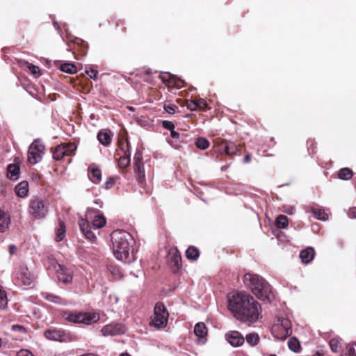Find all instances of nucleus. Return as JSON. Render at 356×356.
Wrapping results in <instances>:
<instances>
[{
  "label": "nucleus",
  "instance_id": "27",
  "mask_svg": "<svg viewBox=\"0 0 356 356\" xmlns=\"http://www.w3.org/2000/svg\"><path fill=\"white\" fill-rule=\"evenodd\" d=\"M88 176L94 184H98L102 179V172L99 168H92Z\"/></svg>",
  "mask_w": 356,
  "mask_h": 356
},
{
  "label": "nucleus",
  "instance_id": "61",
  "mask_svg": "<svg viewBox=\"0 0 356 356\" xmlns=\"http://www.w3.org/2000/svg\"><path fill=\"white\" fill-rule=\"evenodd\" d=\"M94 203L96 204H99V200H95Z\"/></svg>",
  "mask_w": 356,
  "mask_h": 356
},
{
  "label": "nucleus",
  "instance_id": "40",
  "mask_svg": "<svg viewBox=\"0 0 356 356\" xmlns=\"http://www.w3.org/2000/svg\"><path fill=\"white\" fill-rule=\"evenodd\" d=\"M186 106L189 110L192 111L197 109L195 99L186 100Z\"/></svg>",
  "mask_w": 356,
  "mask_h": 356
},
{
  "label": "nucleus",
  "instance_id": "9",
  "mask_svg": "<svg viewBox=\"0 0 356 356\" xmlns=\"http://www.w3.org/2000/svg\"><path fill=\"white\" fill-rule=\"evenodd\" d=\"M44 146L35 140L29 147L27 159L31 164H36L42 160Z\"/></svg>",
  "mask_w": 356,
  "mask_h": 356
},
{
  "label": "nucleus",
  "instance_id": "53",
  "mask_svg": "<svg viewBox=\"0 0 356 356\" xmlns=\"http://www.w3.org/2000/svg\"><path fill=\"white\" fill-rule=\"evenodd\" d=\"M171 136L173 138H179V134L177 131H175L174 129L170 131Z\"/></svg>",
  "mask_w": 356,
  "mask_h": 356
},
{
  "label": "nucleus",
  "instance_id": "46",
  "mask_svg": "<svg viewBox=\"0 0 356 356\" xmlns=\"http://www.w3.org/2000/svg\"><path fill=\"white\" fill-rule=\"evenodd\" d=\"M345 356H356V343L352 344L348 349V354Z\"/></svg>",
  "mask_w": 356,
  "mask_h": 356
},
{
  "label": "nucleus",
  "instance_id": "15",
  "mask_svg": "<svg viewBox=\"0 0 356 356\" xmlns=\"http://www.w3.org/2000/svg\"><path fill=\"white\" fill-rule=\"evenodd\" d=\"M168 262L174 273H176L181 266V257L176 249H171L168 255Z\"/></svg>",
  "mask_w": 356,
  "mask_h": 356
},
{
  "label": "nucleus",
  "instance_id": "28",
  "mask_svg": "<svg viewBox=\"0 0 356 356\" xmlns=\"http://www.w3.org/2000/svg\"><path fill=\"white\" fill-rule=\"evenodd\" d=\"M199 255V250L194 246H190L186 251V256L190 260H196Z\"/></svg>",
  "mask_w": 356,
  "mask_h": 356
},
{
  "label": "nucleus",
  "instance_id": "42",
  "mask_svg": "<svg viewBox=\"0 0 356 356\" xmlns=\"http://www.w3.org/2000/svg\"><path fill=\"white\" fill-rule=\"evenodd\" d=\"M28 68L29 70V71L31 72V73L35 76H38L39 74H40V68L39 67L36 66V65H34L33 64H29L28 65Z\"/></svg>",
  "mask_w": 356,
  "mask_h": 356
},
{
  "label": "nucleus",
  "instance_id": "23",
  "mask_svg": "<svg viewBox=\"0 0 356 356\" xmlns=\"http://www.w3.org/2000/svg\"><path fill=\"white\" fill-rule=\"evenodd\" d=\"M222 153H225L227 155H233L236 153L238 148L236 144L233 142L223 143L220 145Z\"/></svg>",
  "mask_w": 356,
  "mask_h": 356
},
{
  "label": "nucleus",
  "instance_id": "7",
  "mask_svg": "<svg viewBox=\"0 0 356 356\" xmlns=\"http://www.w3.org/2000/svg\"><path fill=\"white\" fill-rule=\"evenodd\" d=\"M28 211L33 218H43L48 213V205L43 200L35 197L30 200Z\"/></svg>",
  "mask_w": 356,
  "mask_h": 356
},
{
  "label": "nucleus",
  "instance_id": "43",
  "mask_svg": "<svg viewBox=\"0 0 356 356\" xmlns=\"http://www.w3.org/2000/svg\"><path fill=\"white\" fill-rule=\"evenodd\" d=\"M197 109H204L207 104L203 99H195Z\"/></svg>",
  "mask_w": 356,
  "mask_h": 356
},
{
  "label": "nucleus",
  "instance_id": "47",
  "mask_svg": "<svg viewBox=\"0 0 356 356\" xmlns=\"http://www.w3.org/2000/svg\"><path fill=\"white\" fill-rule=\"evenodd\" d=\"M17 356H34L29 350L22 349L17 352Z\"/></svg>",
  "mask_w": 356,
  "mask_h": 356
},
{
  "label": "nucleus",
  "instance_id": "8",
  "mask_svg": "<svg viewBox=\"0 0 356 356\" xmlns=\"http://www.w3.org/2000/svg\"><path fill=\"white\" fill-rule=\"evenodd\" d=\"M16 282L22 286L31 287L34 284L35 277L25 266H19L15 272Z\"/></svg>",
  "mask_w": 356,
  "mask_h": 356
},
{
  "label": "nucleus",
  "instance_id": "16",
  "mask_svg": "<svg viewBox=\"0 0 356 356\" xmlns=\"http://www.w3.org/2000/svg\"><path fill=\"white\" fill-rule=\"evenodd\" d=\"M227 342L234 347H238L244 343L245 338L238 331H230L225 334Z\"/></svg>",
  "mask_w": 356,
  "mask_h": 356
},
{
  "label": "nucleus",
  "instance_id": "54",
  "mask_svg": "<svg viewBox=\"0 0 356 356\" xmlns=\"http://www.w3.org/2000/svg\"><path fill=\"white\" fill-rule=\"evenodd\" d=\"M251 161V156L249 154H247L244 157V162L249 163Z\"/></svg>",
  "mask_w": 356,
  "mask_h": 356
},
{
  "label": "nucleus",
  "instance_id": "30",
  "mask_svg": "<svg viewBox=\"0 0 356 356\" xmlns=\"http://www.w3.org/2000/svg\"><path fill=\"white\" fill-rule=\"evenodd\" d=\"M311 211L318 220L325 221L328 219V215L321 209L312 208Z\"/></svg>",
  "mask_w": 356,
  "mask_h": 356
},
{
  "label": "nucleus",
  "instance_id": "20",
  "mask_svg": "<svg viewBox=\"0 0 356 356\" xmlns=\"http://www.w3.org/2000/svg\"><path fill=\"white\" fill-rule=\"evenodd\" d=\"M315 251L312 247H308L306 249L302 250L300 253V258L304 264L310 263L314 258Z\"/></svg>",
  "mask_w": 356,
  "mask_h": 356
},
{
  "label": "nucleus",
  "instance_id": "39",
  "mask_svg": "<svg viewBox=\"0 0 356 356\" xmlns=\"http://www.w3.org/2000/svg\"><path fill=\"white\" fill-rule=\"evenodd\" d=\"M165 75H160V79L163 82V83H172L174 82L175 79V76L169 73V72H165L164 73Z\"/></svg>",
  "mask_w": 356,
  "mask_h": 356
},
{
  "label": "nucleus",
  "instance_id": "48",
  "mask_svg": "<svg viewBox=\"0 0 356 356\" xmlns=\"http://www.w3.org/2000/svg\"><path fill=\"white\" fill-rule=\"evenodd\" d=\"M163 126L164 128H165L170 131L174 129V128H175L174 124L170 121H163Z\"/></svg>",
  "mask_w": 356,
  "mask_h": 356
},
{
  "label": "nucleus",
  "instance_id": "59",
  "mask_svg": "<svg viewBox=\"0 0 356 356\" xmlns=\"http://www.w3.org/2000/svg\"><path fill=\"white\" fill-rule=\"evenodd\" d=\"M120 356H131L130 354H129L128 353H121L120 355Z\"/></svg>",
  "mask_w": 356,
  "mask_h": 356
},
{
  "label": "nucleus",
  "instance_id": "3",
  "mask_svg": "<svg viewBox=\"0 0 356 356\" xmlns=\"http://www.w3.org/2000/svg\"><path fill=\"white\" fill-rule=\"evenodd\" d=\"M243 282L261 300L270 302L273 299L270 286L261 276L246 273L243 276Z\"/></svg>",
  "mask_w": 356,
  "mask_h": 356
},
{
  "label": "nucleus",
  "instance_id": "17",
  "mask_svg": "<svg viewBox=\"0 0 356 356\" xmlns=\"http://www.w3.org/2000/svg\"><path fill=\"white\" fill-rule=\"evenodd\" d=\"M194 334L200 342L205 343V338L207 336L208 330L205 324L202 322L197 323L194 326Z\"/></svg>",
  "mask_w": 356,
  "mask_h": 356
},
{
  "label": "nucleus",
  "instance_id": "26",
  "mask_svg": "<svg viewBox=\"0 0 356 356\" xmlns=\"http://www.w3.org/2000/svg\"><path fill=\"white\" fill-rule=\"evenodd\" d=\"M19 173V166L17 164L11 163L7 168V177L10 179H17Z\"/></svg>",
  "mask_w": 356,
  "mask_h": 356
},
{
  "label": "nucleus",
  "instance_id": "4",
  "mask_svg": "<svg viewBox=\"0 0 356 356\" xmlns=\"http://www.w3.org/2000/svg\"><path fill=\"white\" fill-rule=\"evenodd\" d=\"M92 222V225L94 229H99L103 227L106 223V220L104 216L100 213L99 211L95 209L88 208L85 214V218H81L79 220V227L83 234L91 242L96 239L95 234L91 231L89 222Z\"/></svg>",
  "mask_w": 356,
  "mask_h": 356
},
{
  "label": "nucleus",
  "instance_id": "36",
  "mask_svg": "<svg viewBox=\"0 0 356 356\" xmlns=\"http://www.w3.org/2000/svg\"><path fill=\"white\" fill-rule=\"evenodd\" d=\"M65 234V225L63 222L59 221V226L56 231V239L57 241H62Z\"/></svg>",
  "mask_w": 356,
  "mask_h": 356
},
{
  "label": "nucleus",
  "instance_id": "45",
  "mask_svg": "<svg viewBox=\"0 0 356 356\" xmlns=\"http://www.w3.org/2000/svg\"><path fill=\"white\" fill-rule=\"evenodd\" d=\"M108 298L111 306L117 304L119 300L118 297L115 294H110Z\"/></svg>",
  "mask_w": 356,
  "mask_h": 356
},
{
  "label": "nucleus",
  "instance_id": "24",
  "mask_svg": "<svg viewBox=\"0 0 356 356\" xmlns=\"http://www.w3.org/2000/svg\"><path fill=\"white\" fill-rule=\"evenodd\" d=\"M16 194L20 197H24L29 192V184L26 181L19 183L15 188Z\"/></svg>",
  "mask_w": 356,
  "mask_h": 356
},
{
  "label": "nucleus",
  "instance_id": "37",
  "mask_svg": "<svg viewBox=\"0 0 356 356\" xmlns=\"http://www.w3.org/2000/svg\"><path fill=\"white\" fill-rule=\"evenodd\" d=\"M8 305V298L6 291L0 286V309H4Z\"/></svg>",
  "mask_w": 356,
  "mask_h": 356
},
{
  "label": "nucleus",
  "instance_id": "21",
  "mask_svg": "<svg viewBox=\"0 0 356 356\" xmlns=\"http://www.w3.org/2000/svg\"><path fill=\"white\" fill-rule=\"evenodd\" d=\"M42 296L44 299L47 300V301L55 304L60 305H67L68 304V301L67 300L63 299L61 297L54 294H51L49 293H42Z\"/></svg>",
  "mask_w": 356,
  "mask_h": 356
},
{
  "label": "nucleus",
  "instance_id": "10",
  "mask_svg": "<svg viewBox=\"0 0 356 356\" xmlns=\"http://www.w3.org/2000/svg\"><path fill=\"white\" fill-rule=\"evenodd\" d=\"M76 145L74 143H62L55 148L53 152V158L60 161L65 156H70L74 154Z\"/></svg>",
  "mask_w": 356,
  "mask_h": 356
},
{
  "label": "nucleus",
  "instance_id": "63",
  "mask_svg": "<svg viewBox=\"0 0 356 356\" xmlns=\"http://www.w3.org/2000/svg\"><path fill=\"white\" fill-rule=\"evenodd\" d=\"M269 356H277V355H275V354H271V355H270Z\"/></svg>",
  "mask_w": 356,
  "mask_h": 356
},
{
  "label": "nucleus",
  "instance_id": "56",
  "mask_svg": "<svg viewBox=\"0 0 356 356\" xmlns=\"http://www.w3.org/2000/svg\"><path fill=\"white\" fill-rule=\"evenodd\" d=\"M80 356H98V355H95L93 353H87V354H84V355H80Z\"/></svg>",
  "mask_w": 356,
  "mask_h": 356
},
{
  "label": "nucleus",
  "instance_id": "5",
  "mask_svg": "<svg viewBox=\"0 0 356 356\" xmlns=\"http://www.w3.org/2000/svg\"><path fill=\"white\" fill-rule=\"evenodd\" d=\"M65 320L74 323H83L90 325L99 320V315L97 312H65L64 314Z\"/></svg>",
  "mask_w": 356,
  "mask_h": 356
},
{
  "label": "nucleus",
  "instance_id": "1",
  "mask_svg": "<svg viewBox=\"0 0 356 356\" xmlns=\"http://www.w3.org/2000/svg\"><path fill=\"white\" fill-rule=\"evenodd\" d=\"M227 298V308L237 320L252 323L259 319L261 307L252 296L244 292H236Z\"/></svg>",
  "mask_w": 356,
  "mask_h": 356
},
{
  "label": "nucleus",
  "instance_id": "31",
  "mask_svg": "<svg viewBox=\"0 0 356 356\" xmlns=\"http://www.w3.org/2000/svg\"><path fill=\"white\" fill-rule=\"evenodd\" d=\"M275 224L278 228L284 229L288 226L289 219L284 215H279L276 218Z\"/></svg>",
  "mask_w": 356,
  "mask_h": 356
},
{
  "label": "nucleus",
  "instance_id": "35",
  "mask_svg": "<svg viewBox=\"0 0 356 356\" xmlns=\"http://www.w3.org/2000/svg\"><path fill=\"white\" fill-rule=\"evenodd\" d=\"M353 171L348 168H344L340 170L339 172V177L341 179L348 180L353 177Z\"/></svg>",
  "mask_w": 356,
  "mask_h": 356
},
{
  "label": "nucleus",
  "instance_id": "44",
  "mask_svg": "<svg viewBox=\"0 0 356 356\" xmlns=\"http://www.w3.org/2000/svg\"><path fill=\"white\" fill-rule=\"evenodd\" d=\"M86 73L90 76V79H96L98 72L95 70L90 69L88 70H86Z\"/></svg>",
  "mask_w": 356,
  "mask_h": 356
},
{
  "label": "nucleus",
  "instance_id": "6",
  "mask_svg": "<svg viewBox=\"0 0 356 356\" xmlns=\"http://www.w3.org/2000/svg\"><path fill=\"white\" fill-rule=\"evenodd\" d=\"M169 314L162 302H157L154 309V314L151 317L150 325L157 329L165 327L168 324Z\"/></svg>",
  "mask_w": 356,
  "mask_h": 356
},
{
  "label": "nucleus",
  "instance_id": "60",
  "mask_svg": "<svg viewBox=\"0 0 356 356\" xmlns=\"http://www.w3.org/2000/svg\"><path fill=\"white\" fill-rule=\"evenodd\" d=\"M3 345V341L2 339L0 338V348Z\"/></svg>",
  "mask_w": 356,
  "mask_h": 356
},
{
  "label": "nucleus",
  "instance_id": "57",
  "mask_svg": "<svg viewBox=\"0 0 356 356\" xmlns=\"http://www.w3.org/2000/svg\"><path fill=\"white\" fill-rule=\"evenodd\" d=\"M111 272L114 274V275H117L118 273H120V271L118 270H115L113 268V270H111Z\"/></svg>",
  "mask_w": 356,
  "mask_h": 356
},
{
  "label": "nucleus",
  "instance_id": "22",
  "mask_svg": "<svg viewBox=\"0 0 356 356\" xmlns=\"http://www.w3.org/2000/svg\"><path fill=\"white\" fill-rule=\"evenodd\" d=\"M277 328L283 332V336L280 337V339L282 340H284L292 333L291 324L288 319L282 320L281 324L280 325L277 326Z\"/></svg>",
  "mask_w": 356,
  "mask_h": 356
},
{
  "label": "nucleus",
  "instance_id": "32",
  "mask_svg": "<svg viewBox=\"0 0 356 356\" xmlns=\"http://www.w3.org/2000/svg\"><path fill=\"white\" fill-rule=\"evenodd\" d=\"M60 70L68 74H75L77 68L73 63H63L60 65Z\"/></svg>",
  "mask_w": 356,
  "mask_h": 356
},
{
  "label": "nucleus",
  "instance_id": "2",
  "mask_svg": "<svg viewBox=\"0 0 356 356\" xmlns=\"http://www.w3.org/2000/svg\"><path fill=\"white\" fill-rule=\"evenodd\" d=\"M111 238L113 253L118 260L124 263H131L135 260V240L129 232L117 229L112 232Z\"/></svg>",
  "mask_w": 356,
  "mask_h": 356
},
{
  "label": "nucleus",
  "instance_id": "18",
  "mask_svg": "<svg viewBox=\"0 0 356 356\" xmlns=\"http://www.w3.org/2000/svg\"><path fill=\"white\" fill-rule=\"evenodd\" d=\"M113 134L109 129L100 130L97 136L99 142L104 146H108L112 141Z\"/></svg>",
  "mask_w": 356,
  "mask_h": 356
},
{
  "label": "nucleus",
  "instance_id": "29",
  "mask_svg": "<svg viewBox=\"0 0 356 356\" xmlns=\"http://www.w3.org/2000/svg\"><path fill=\"white\" fill-rule=\"evenodd\" d=\"M288 346L294 353H299L301 349L300 343L296 337H292L289 340Z\"/></svg>",
  "mask_w": 356,
  "mask_h": 356
},
{
  "label": "nucleus",
  "instance_id": "51",
  "mask_svg": "<svg viewBox=\"0 0 356 356\" xmlns=\"http://www.w3.org/2000/svg\"><path fill=\"white\" fill-rule=\"evenodd\" d=\"M17 251V248L15 245L11 244L9 246V252L10 254H14Z\"/></svg>",
  "mask_w": 356,
  "mask_h": 356
},
{
  "label": "nucleus",
  "instance_id": "25",
  "mask_svg": "<svg viewBox=\"0 0 356 356\" xmlns=\"http://www.w3.org/2000/svg\"><path fill=\"white\" fill-rule=\"evenodd\" d=\"M10 222L9 216L5 211L0 210V232H4L8 229Z\"/></svg>",
  "mask_w": 356,
  "mask_h": 356
},
{
  "label": "nucleus",
  "instance_id": "50",
  "mask_svg": "<svg viewBox=\"0 0 356 356\" xmlns=\"http://www.w3.org/2000/svg\"><path fill=\"white\" fill-rule=\"evenodd\" d=\"M12 330L13 331H16V332H24L25 331L24 327L19 325H13L12 326Z\"/></svg>",
  "mask_w": 356,
  "mask_h": 356
},
{
  "label": "nucleus",
  "instance_id": "62",
  "mask_svg": "<svg viewBox=\"0 0 356 356\" xmlns=\"http://www.w3.org/2000/svg\"><path fill=\"white\" fill-rule=\"evenodd\" d=\"M221 170H225V167H222V168H221Z\"/></svg>",
  "mask_w": 356,
  "mask_h": 356
},
{
  "label": "nucleus",
  "instance_id": "52",
  "mask_svg": "<svg viewBox=\"0 0 356 356\" xmlns=\"http://www.w3.org/2000/svg\"><path fill=\"white\" fill-rule=\"evenodd\" d=\"M348 216L351 218H356V208L353 209L348 213Z\"/></svg>",
  "mask_w": 356,
  "mask_h": 356
},
{
  "label": "nucleus",
  "instance_id": "58",
  "mask_svg": "<svg viewBox=\"0 0 356 356\" xmlns=\"http://www.w3.org/2000/svg\"><path fill=\"white\" fill-rule=\"evenodd\" d=\"M293 208H291L289 211H286L288 214H292L293 213Z\"/></svg>",
  "mask_w": 356,
  "mask_h": 356
},
{
  "label": "nucleus",
  "instance_id": "11",
  "mask_svg": "<svg viewBox=\"0 0 356 356\" xmlns=\"http://www.w3.org/2000/svg\"><path fill=\"white\" fill-rule=\"evenodd\" d=\"M52 267L56 271L58 280L65 284H70L72 281V272L70 268H66L56 261L52 263Z\"/></svg>",
  "mask_w": 356,
  "mask_h": 356
},
{
  "label": "nucleus",
  "instance_id": "14",
  "mask_svg": "<svg viewBox=\"0 0 356 356\" xmlns=\"http://www.w3.org/2000/svg\"><path fill=\"white\" fill-rule=\"evenodd\" d=\"M101 331L104 337H109L124 334L126 328L123 324L115 323L104 325Z\"/></svg>",
  "mask_w": 356,
  "mask_h": 356
},
{
  "label": "nucleus",
  "instance_id": "34",
  "mask_svg": "<svg viewBox=\"0 0 356 356\" xmlns=\"http://www.w3.org/2000/svg\"><path fill=\"white\" fill-rule=\"evenodd\" d=\"M209 142L204 138H197L195 141V146L200 149H206L209 147Z\"/></svg>",
  "mask_w": 356,
  "mask_h": 356
},
{
  "label": "nucleus",
  "instance_id": "41",
  "mask_svg": "<svg viewBox=\"0 0 356 356\" xmlns=\"http://www.w3.org/2000/svg\"><path fill=\"white\" fill-rule=\"evenodd\" d=\"M178 107L175 104H165L164 106V110L169 114H174L176 111V109Z\"/></svg>",
  "mask_w": 356,
  "mask_h": 356
},
{
  "label": "nucleus",
  "instance_id": "13",
  "mask_svg": "<svg viewBox=\"0 0 356 356\" xmlns=\"http://www.w3.org/2000/svg\"><path fill=\"white\" fill-rule=\"evenodd\" d=\"M121 150L124 152V155L121 156L118 160V165L121 168H127L130 163L131 149L130 145L127 139L120 142Z\"/></svg>",
  "mask_w": 356,
  "mask_h": 356
},
{
  "label": "nucleus",
  "instance_id": "55",
  "mask_svg": "<svg viewBox=\"0 0 356 356\" xmlns=\"http://www.w3.org/2000/svg\"><path fill=\"white\" fill-rule=\"evenodd\" d=\"M54 26L58 31V32L60 33V26H59V25H58L57 22L54 21Z\"/></svg>",
  "mask_w": 356,
  "mask_h": 356
},
{
  "label": "nucleus",
  "instance_id": "12",
  "mask_svg": "<svg viewBox=\"0 0 356 356\" xmlns=\"http://www.w3.org/2000/svg\"><path fill=\"white\" fill-rule=\"evenodd\" d=\"M134 168L137 174V179L138 182L143 183L145 180V171L143 163L142 153L137 150L134 156Z\"/></svg>",
  "mask_w": 356,
  "mask_h": 356
},
{
  "label": "nucleus",
  "instance_id": "33",
  "mask_svg": "<svg viewBox=\"0 0 356 356\" xmlns=\"http://www.w3.org/2000/svg\"><path fill=\"white\" fill-rule=\"evenodd\" d=\"M245 340L248 344L252 346H254L258 344L259 341V337L257 333H250L246 335Z\"/></svg>",
  "mask_w": 356,
  "mask_h": 356
},
{
  "label": "nucleus",
  "instance_id": "49",
  "mask_svg": "<svg viewBox=\"0 0 356 356\" xmlns=\"http://www.w3.org/2000/svg\"><path fill=\"white\" fill-rule=\"evenodd\" d=\"M114 184H115V179L113 177H110L105 183V188L106 189H109L114 185Z\"/></svg>",
  "mask_w": 356,
  "mask_h": 356
},
{
  "label": "nucleus",
  "instance_id": "19",
  "mask_svg": "<svg viewBox=\"0 0 356 356\" xmlns=\"http://www.w3.org/2000/svg\"><path fill=\"white\" fill-rule=\"evenodd\" d=\"M44 335L47 339L50 340L62 341L65 336V333L61 330L52 329L46 330Z\"/></svg>",
  "mask_w": 356,
  "mask_h": 356
},
{
  "label": "nucleus",
  "instance_id": "38",
  "mask_svg": "<svg viewBox=\"0 0 356 356\" xmlns=\"http://www.w3.org/2000/svg\"><path fill=\"white\" fill-rule=\"evenodd\" d=\"M330 346L332 352L339 353L341 350L340 343L337 339H332L330 341Z\"/></svg>",
  "mask_w": 356,
  "mask_h": 356
}]
</instances>
